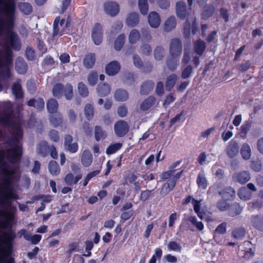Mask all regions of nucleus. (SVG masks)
Listing matches in <instances>:
<instances>
[{"label": "nucleus", "instance_id": "obj_46", "mask_svg": "<svg viewBox=\"0 0 263 263\" xmlns=\"http://www.w3.org/2000/svg\"><path fill=\"white\" fill-rule=\"evenodd\" d=\"M138 7L141 13L146 15L148 11V4L147 0H138Z\"/></svg>", "mask_w": 263, "mask_h": 263}, {"label": "nucleus", "instance_id": "obj_44", "mask_svg": "<svg viewBox=\"0 0 263 263\" xmlns=\"http://www.w3.org/2000/svg\"><path fill=\"white\" fill-rule=\"evenodd\" d=\"M125 36L124 34H120L116 39L114 46L115 49L117 51H120L123 47L125 42Z\"/></svg>", "mask_w": 263, "mask_h": 263}, {"label": "nucleus", "instance_id": "obj_12", "mask_svg": "<svg viewBox=\"0 0 263 263\" xmlns=\"http://www.w3.org/2000/svg\"><path fill=\"white\" fill-rule=\"evenodd\" d=\"M140 22L139 14L136 12L129 13L126 16L125 23L130 27H134L138 25Z\"/></svg>", "mask_w": 263, "mask_h": 263}, {"label": "nucleus", "instance_id": "obj_62", "mask_svg": "<svg viewBox=\"0 0 263 263\" xmlns=\"http://www.w3.org/2000/svg\"><path fill=\"white\" fill-rule=\"evenodd\" d=\"M153 190H146L141 192L140 199L143 201L147 200L152 195Z\"/></svg>", "mask_w": 263, "mask_h": 263}, {"label": "nucleus", "instance_id": "obj_20", "mask_svg": "<svg viewBox=\"0 0 263 263\" xmlns=\"http://www.w3.org/2000/svg\"><path fill=\"white\" fill-rule=\"evenodd\" d=\"M111 91L110 85L106 83H100L97 87V91L100 97H104L107 96Z\"/></svg>", "mask_w": 263, "mask_h": 263}, {"label": "nucleus", "instance_id": "obj_53", "mask_svg": "<svg viewBox=\"0 0 263 263\" xmlns=\"http://www.w3.org/2000/svg\"><path fill=\"white\" fill-rule=\"evenodd\" d=\"M122 144L120 143H115L112 145H110L106 149V153L108 155L116 153L117 151L119 150L121 147Z\"/></svg>", "mask_w": 263, "mask_h": 263}, {"label": "nucleus", "instance_id": "obj_21", "mask_svg": "<svg viewBox=\"0 0 263 263\" xmlns=\"http://www.w3.org/2000/svg\"><path fill=\"white\" fill-rule=\"evenodd\" d=\"M179 57L169 56L166 59L165 63L167 68L171 71H175L178 66L179 62Z\"/></svg>", "mask_w": 263, "mask_h": 263}, {"label": "nucleus", "instance_id": "obj_18", "mask_svg": "<svg viewBox=\"0 0 263 263\" xmlns=\"http://www.w3.org/2000/svg\"><path fill=\"white\" fill-rule=\"evenodd\" d=\"M50 146L46 141H42L36 146V153L43 157H46L49 153Z\"/></svg>", "mask_w": 263, "mask_h": 263}, {"label": "nucleus", "instance_id": "obj_35", "mask_svg": "<svg viewBox=\"0 0 263 263\" xmlns=\"http://www.w3.org/2000/svg\"><path fill=\"white\" fill-rule=\"evenodd\" d=\"M48 170L52 175L57 176L60 173V168L58 163L53 160L50 161L48 164Z\"/></svg>", "mask_w": 263, "mask_h": 263}, {"label": "nucleus", "instance_id": "obj_14", "mask_svg": "<svg viewBox=\"0 0 263 263\" xmlns=\"http://www.w3.org/2000/svg\"><path fill=\"white\" fill-rule=\"evenodd\" d=\"M148 22L152 28H158L161 23V18L159 14L155 11L151 12L148 16Z\"/></svg>", "mask_w": 263, "mask_h": 263}, {"label": "nucleus", "instance_id": "obj_56", "mask_svg": "<svg viewBox=\"0 0 263 263\" xmlns=\"http://www.w3.org/2000/svg\"><path fill=\"white\" fill-rule=\"evenodd\" d=\"M155 92L157 95L162 96L164 93V88L163 83L159 81L157 83Z\"/></svg>", "mask_w": 263, "mask_h": 263}, {"label": "nucleus", "instance_id": "obj_50", "mask_svg": "<svg viewBox=\"0 0 263 263\" xmlns=\"http://www.w3.org/2000/svg\"><path fill=\"white\" fill-rule=\"evenodd\" d=\"M242 208L238 203H234L229 211V215L231 216H235L240 214Z\"/></svg>", "mask_w": 263, "mask_h": 263}, {"label": "nucleus", "instance_id": "obj_63", "mask_svg": "<svg viewBox=\"0 0 263 263\" xmlns=\"http://www.w3.org/2000/svg\"><path fill=\"white\" fill-rule=\"evenodd\" d=\"M141 52L146 55H149L152 52V48L148 44H143L140 47Z\"/></svg>", "mask_w": 263, "mask_h": 263}, {"label": "nucleus", "instance_id": "obj_19", "mask_svg": "<svg viewBox=\"0 0 263 263\" xmlns=\"http://www.w3.org/2000/svg\"><path fill=\"white\" fill-rule=\"evenodd\" d=\"M194 50L195 52L199 56L203 55L205 49L206 44L205 43L201 40L198 39L193 43Z\"/></svg>", "mask_w": 263, "mask_h": 263}, {"label": "nucleus", "instance_id": "obj_41", "mask_svg": "<svg viewBox=\"0 0 263 263\" xmlns=\"http://www.w3.org/2000/svg\"><path fill=\"white\" fill-rule=\"evenodd\" d=\"M215 11V7L212 5H208L204 7V10L202 14V17L206 20L211 16Z\"/></svg>", "mask_w": 263, "mask_h": 263}, {"label": "nucleus", "instance_id": "obj_58", "mask_svg": "<svg viewBox=\"0 0 263 263\" xmlns=\"http://www.w3.org/2000/svg\"><path fill=\"white\" fill-rule=\"evenodd\" d=\"M167 247L169 250L180 252L181 250V246L176 241H171L168 243Z\"/></svg>", "mask_w": 263, "mask_h": 263}, {"label": "nucleus", "instance_id": "obj_55", "mask_svg": "<svg viewBox=\"0 0 263 263\" xmlns=\"http://www.w3.org/2000/svg\"><path fill=\"white\" fill-rule=\"evenodd\" d=\"M251 167L252 170L255 172H259L261 170L262 163L261 161L259 159H256L252 161L251 162Z\"/></svg>", "mask_w": 263, "mask_h": 263}, {"label": "nucleus", "instance_id": "obj_8", "mask_svg": "<svg viewBox=\"0 0 263 263\" xmlns=\"http://www.w3.org/2000/svg\"><path fill=\"white\" fill-rule=\"evenodd\" d=\"M251 178V175L248 171H243L234 173L232 175V180L234 182L243 184L248 182Z\"/></svg>", "mask_w": 263, "mask_h": 263}, {"label": "nucleus", "instance_id": "obj_45", "mask_svg": "<svg viewBox=\"0 0 263 263\" xmlns=\"http://www.w3.org/2000/svg\"><path fill=\"white\" fill-rule=\"evenodd\" d=\"M84 113L86 119L90 120L94 116V109L91 104L87 103L84 107Z\"/></svg>", "mask_w": 263, "mask_h": 263}, {"label": "nucleus", "instance_id": "obj_49", "mask_svg": "<svg viewBox=\"0 0 263 263\" xmlns=\"http://www.w3.org/2000/svg\"><path fill=\"white\" fill-rule=\"evenodd\" d=\"M78 91L82 97H86L88 96L89 91L87 86L83 82H80L78 85Z\"/></svg>", "mask_w": 263, "mask_h": 263}, {"label": "nucleus", "instance_id": "obj_25", "mask_svg": "<svg viewBox=\"0 0 263 263\" xmlns=\"http://www.w3.org/2000/svg\"><path fill=\"white\" fill-rule=\"evenodd\" d=\"M15 69L21 74L25 73L27 70V65L22 58H17L15 62Z\"/></svg>", "mask_w": 263, "mask_h": 263}, {"label": "nucleus", "instance_id": "obj_47", "mask_svg": "<svg viewBox=\"0 0 263 263\" xmlns=\"http://www.w3.org/2000/svg\"><path fill=\"white\" fill-rule=\"evenodd\" d=\"M252 224L257 229L263 231V217L258 216H255L252 219Z\"/></svg>", "mask_w": 263, "mask_h": 263}, {"label": "nucleus", "instance_id": "obj_37", "mask_svg": "<svg viewBox=\"0 0 263 263\" xmlns=\"http://www.w3.org/2000/svg\"><path fill=\"white\" fill-rule=\"evenodd\" d=\"M107 137V133L104 131L101 126H96L95 129V137L97 141L104 139Z\"/></svg>", "mask_w": 263, "mask_h": 263}, {"label": "nucleus", "instance_id": "obj_9", "mask_svg": "<svg viewBox=\"0 0 263 263\" xmlns=\"http://www.w3.org/2000/svg\"><path fill=\"white\" fill-rule=\"evenodd\" d=\"M239 146L238 142L235 140H231L227 144L225 152L230 158H234L239 153Z\"/></svg>", "mask_w": 263, "mask_h": 263}, {"label": "nucleus", "instance_id": "obj_57", "mask_svg": "<svg viewBox=\"0 0 263 263\" xmlns=\"http://www.w3.org/2000/svg\"><path fill=\"white\" fill-rule=\"evenodd\" d=\"M227 224L226 222H222L220 224L217 228L215 230L214 233H217L220 234H224L227 232Z\"/></svg>", "mask_w": 263, "mask_h": 263}, {"label": "nucleus", "instance_id": "obj_23", "mask_svg": "<svg viewBox=\"0 0 263 263\" xmlns=\"http://www.w3.org/2000/svg\"><path fill=\"white\" fill-rule=\"evenodd\" d=\"M81 163L85 167L89 166L92 162V155L88 150H85L81 156Z\"/></svg>", "mask_w": 263, "mask_h": 263}, {"label": "nucleus", "instance_id": "obj_6", "mask_svg": "<svg viewBox=\"0 0 263 263\" xmlns=\"http://www.w3.org/2000/svg\"><path fill=\"white\" fill-rule=\"evenodd\" d=\"M103 8L105 13L111 16H116L120 11L119 5L114 1L106 2L103 5Z\"/></svg>", "mask_w": 263, "mask_h": 263}, {"label": "nucleus", "instance_id": "obj_11", "mask_svg": "<svg viewBox=\"0 0 263 263\" xmlns=\"http://www.w3.org/2000/svg\"><path fill=\"white\" fill-rule=\"evenodd\" d=\"M92 38L96 45H100L102 41V27L99 23L95 24L92 31Z\"/></svg>", "mask_w": 263, "mask_h": 263}, {"label": "nucleus", "instance_id": "obj_39", "mask_svg": "<svg viewBox=\"0 0 263 263\" xmlns=\"http://www.w3.org/2000/svg\"><path fill=\"white\" fill-rule=\"evenodd\" d=\"M165 49L162 46H157L154 49L155 59L157 61L162 60L164 57Z\"/></svg>", "mask_w": 263, "mask_h": 263}, {"label": "nucleus", "instance_id": "obj_31", "mask_svg": "<svg viewBox=\"0 0 263 263\" xmlns=\"http://www.w3.org/2000/svg\"><path fill=\"white\" fill-rule=\"evenodd\" d=\"M12 93L16 98H21L23 97V92L21 84V80H18L13 85L12 88Z\"/></svg>", "mask_w": 263, "mask_h": 263}, {"label": "nucleus", "instance_id": "obj_24", "mask_svg": "<svg viewBox=\"0 0 263 263\" xmlns=\"http://www.w3.org/2000/svg\"><path fill=\"white\" fill-rule=\"evenodd\" d=\"M49 121L54 127L61 126L63 122V115L60 112L52 115L49 118Z\"/></svg>", "mask_w": 263, "mask_h": 263}, {"label": "nucleus", "instance_id": "obj_38", "mask_svg": "<svg viewBox=\"0 0 263 263\" xmlns=\"http://www.w3.org/2000/svg\"><path fill=\"white\" fill-rule=\"evenodd\" d=\"M240 153L244 159H249L251 155V150L250 146L247 143L243 144L240 149Z\"/></svg>", "mask_w": 263, "mask_h": 263}, {"label": "nucleus", "instance_id": "obj_43", "mask_svg": "<svg viewBox=\"0 0 263 263\" xmlns=\"http://www.w3.org/2000/svg\"><path fill=\"white\" fill-rule=\"evenodd\" d=\"M245 235L246 230L242 227L236 228L232 232V236L236 239L242 238Z\"/></svg>", "mask_w": 263, "mask_h": 263}, {"label": "nucleus", "instance_id": "obj_17", "mask_svg": "<svg viewBox=\"0 0 263 263\" xmlns=\"http://www.w3.org/2000/svg\"><path fill=\"white\" fill-rule=\"evenodd\" d=\"M177 25V21L175 16L172 15L167 18L163 24V28L165 32H170L175 28Z\"/></svg>", "mask_w": 263, "mask_h": 263}, {"label": "nucleus", "instance_id": "obj_36", "mask_svg": "<svg viewBox=\"0 0 263 263\" xmlns=\"http://www.w3.org/2000/svg\"><path fill=\"white\" fill-rule=\"evenodd\" d=\"M239 198L243 200H249L252 197V193L246 187H241L238 193Z\"/></svg>", "mask_w": 263, "mask_h": 263}, {"label": "nucleus", "instance_id": "obj_51", "mask_svg": "<svg viewBox=\"0 0 263 263\" xmlns=\"http://www.w3.org/2000/svg\"><path fill=\"white\" fill-rule=\"evenodd\" d=\"M251 63L250 61H246L236 66L239 72H244L247 71L251 67Z\"/></svg>", "mask_w": 263, "mask_h": 263}, {"label": "nucleus", "instance_id": "obj_52", "mask_svg": "<svg viewBox=\"0 0 263 263\" xmlns=\"http://www.w3.org/2000/svg\"><path fill=\"white\" fill-rule=\"evenodd\" d=\"M88 84L91 86L95 85L98 81V74L97 72L91 71L90 72L87 77Z\"/></svg>", "mask_w": 263, "mask_h": 263}, {"label": "nucleus", "instance_id": "obj_60", "mask_svg": "<svg viewBox=\"0 0 263 263\" xmlns=\"http://www.w3.org/2000/svg\"><path fill=\"white\" fill-rule=\"evenodd\" d=\"M67 115L69 122L71 123H75L77 117V113L75 110L73 109H69L67 112Z\"/></svg>", "mask_w": 263, "mask_h": 263}, {"label": "nucleus", "instance_id": "obj_32", "mask_svg": "<svg viewBox=\"0 0 263 263\" xmlns=\"http://www.w3.org/2000/svg\"><path fill=\"white\" fill-rule=\"evenodd\" d=\"M59 108L58 101L54 99H50L47 102V108L50 114L56 113Z\"/></svg>", "mask_w": 263, "mask_h": 263}, {"label": "nucleus", "instance_id": "obj_48", "mask_svg": "<svg viewBox=\"0 0 263 263\" xmlns=\"http://www.w3.org/2000/svg\"><path fill=\"white\" fill-rule=\"evenodd\" d=\"M140 36L139 31L136 29H132L129 34V41L130 43L134 44L136 43L139 39Z\"/></svg>", "mask_w": 263, "mask_h": 263}, {"label": "nucleus", "instance_id": "obj_22", "mask_svg": "<svg viewBox=\"0 0 263 263\" xmlns=\"http://www.w3.org/2000/svg\"><path fill=\"white\" fill-rule=\"evenodd\" d=\"M218 194L223 199L228 200L235 196V191L232 187L229 186L221 191H218Z\"/></svg>", "mask_w": 263, "mask_h": 263}, {"label": "nucleus", "instance_id": "obj_16", "mask_svg": "<svg viewBox=\"0 0 263 263\" xmlns=\"http://www.w3.org/2000/svg\"><path fill=\"white\" fill-rule=\"evenodd\" d=\"M155 84L152 80L144 81L140 86V93L141 95H148L153 89Z\"/></svg>", "mask_w": 263, "mask_h": 263}, {"label": "nucleus", "instance_id": "obj_26", "mask_svg": "<svg viewBox=\"0 0 263 263\" xmlns=\"http://www.w3.org/2000/svg\"><path fill=\"white\" fill-rule=\"evenodd\" d=\"M176 182L175 179L171 178L167 182L164 183L161 189V193L163 195H166L170 192L176 185Z\"/></svg>", "mask_w": 263, "mask_h": 263}, {"label": "nucleus", "instance_id": "obj_7", "mask_svg": "<svg viewBox=\"0 0 263 263\" xmlns=\"http://www.w3.org/2000/svg\"><path fill=\"white\" fill-rule=\"evenodd\" d=\"M129 129L128 123L123 120L117 121L114 126V130L116 135L119 137H122L126 135Z\"/></svg>", "mask_w": 263, "mask_h": 263}, {"label": "nucleus", "instance_id": "obj_29", "mask_svg": "<svg viewBox=\"0 0 263 263\" xmlns=\"http://www.w3.org/2000/svg\"><path fill=\"white\" fill-rule=\"evenodd\" d=\"M65 86L60 83L55 84L52 88V95L53 97L58 99L62 98L63 96V91Z\"/></svg>", "mask_w": 263, "mask_h": 263}, {"label": "nucleus", "instance_id": "obj_4", "mask_svg": "<svg viewBox=\"0 0 263 263\" xmlns=\"http://www.w3.org/2000/svg\"><path fill=\"white\" fill-rule=\"evenodd\" d=\"M182 43L180 39L175 37L170 40L168 46L170 56L180 57L182 54Z\"/></svg>", "mask_w": 263, "mask_h": 263}, {"label": "nucleus", "instance_id": "obj_2", "mask_svg": "<svg viewBox=\"0 0 263 263\" xmlns=\"http://www.w3.org/2000/svg\"><path fill=\"white\" fill-rule=\"evenodd\" d=\"M16 6L14 0H0V77H12L13 54L22 43L18 34L12 31Z\"/></svg>", "mask_w": 263, "mask_h": 263}, {"label": "nucleus", "instance_id": "obj_27", "mask_svg": "<svg viewBox=\"0 0 263 263\" xmlns=\"http://www.w3.org/2000/svg\"><path fill=\"white\" fill-rule=\"evenodd\" d=\"M96 62V55L93 53H90L87 54L83 60V64L86 68H91L95 65Z\"/></svg>", "mask_w": 263, "mask_h": 263}, {"label": "nucleus", "instance_id": "obj_30", "mask_svg": "<svg viewBox=\"0 0 263 263\" xmlns=\"http://www.w3.org/2000/svg\"><path fill=\"white\" fill-rule=\"evenodd\" d=\"M177 80V76L173 73L168 76L165 82V88L166 90L170 91L175 86Z\"/></svg>", "mask_w": 263, "mask_h": 263}, {"label": "nucleus", "instance_id": "obj_1", "mask_svg": "<svg viewBox=\"0 0 263 263\" xmlns=\"http://www.w3.org/2000/svg\"><path fill=\"white\" fill-rule=\"evenodd\" d=\"M12 106L10 102L0 103V125L10 127L11 138L5 143V148L0 150V236H16L11 230L8 232L2 229H11L15 207L11 205V200L19 198L14 193V174L16 163L22 155L20 140L23 132L19 122L12 120ZM3 134L0 130V140Z\"/></svg>", "mask_w": 263, "mask_h": 263}, {"label": "nucleus", "instance_id": "obj_10", "mask_svg": "<svg viewBox=\"0 0 263 263\" xmlns=\"http://www.w3.org/2000/svg\"><path fill=\"white\" fill-rule=\"evenodd\" d=\"M73 137L70 135H66L64 138V146L65 149L71 153H75L78 150L77 142H73Z\"/></svg>", "mask_w": 263, "mask_h": 263}, {"label": "nucleus", "instance_id": "obj_13", "mask_svg": "<svg viewBox=\"0 0 263 263\" xmlns=\"http://www.w3.org/2000/svg\"><path fill=\"white\" fill-rule=\"evenodd\" d=\"M157 99L153 96H150L144 99L140 105L141 110L145 111L151 109L156 102Z\"/></svg>", "mask_w": 263, "mask_h": 263}, {"label": "nucleus", "instance_id": "obj_33", "mask_svg": "<svg viewBox=\"0 0 263 263\" xmlns=\"http://www.w3.org/2000/svg\"><path fill=\"white\" fill-rule=\"evenodd\" d=\"M114 97L118 101H125L128 98V93L124 89H119L115 92Z\"/></svg>", "mask_w": 263, "mask_h": 263}, {"label": "nucleus", "instance_id": "obj_54", "mask_svg": "<svg viewBox=\"0 0 263 263\" xmlns=\"http://www.w3.org/2000/svg\"><path fill=\"white\" fill-rule=\"evenodd\" d=\"M193 72V67L189 65L184 69L181 73V78L184 79L189 78Z\"/></svg>", "mask_w": 263, "mask_h": 263}, {"label": "nucleus", "instance_id": "obj_3", "mask_svg": "<svg viewBox=\"0 0 263 263\" xmlns=\"http://www.w3.org/2000/svg\"><path fill=\"white\" fill-rule=\"evenodd\" d=\"M70 26V21L64 18L60 19L59 16L57 17L53 22L52 37L62 36L67 30Z\"/></svg>", "mask_w": 263, "mask_h": 263}, {"label": "nucleus", "instance_id": "obj_34", "mask_svg": "<svg viewBox=\"0 0 263 263\" xmlns=\"http://www.w3.org/2000/svg\"><path fill=\"white\" fill-rule=\"evenodd\" d=\"M18 7L20 10L25 15H29L33 10L31 5L26 2H20L18 4Z\"/></svg>", "mask_w": 263, "mask_h": 263}, {"label": "nucleus", "instance_id": "obj_61", "mask_svg": "<svg viewBox=\"0 0 263 263\" xmlns=\"http://www.w3.org/2000/svg\"><path fill=\"white\" fill-rule=\"evenodd\" d=\"M48 136L50 139L54 142H58L59 140L60 136L58 132L56 130L52 129L50 130Z\"/></svg>", "mask_w": 263, "mask_h": 263}, {"label": "nucleus", "instance_id": "obj_5", "mask_svg": "<svg viewBox=\"0 0 263 263\" xmlns=\"http://www.w3.org/2000/svg\"><path fill=\"white\" fill-rule=\"evenodd\" d=\"M175 8L176 15L181 20H185L188 17L191 11V7L187 8L185 3L182 1L177 2Z\"/></svg>", "mask_w": 263, "mask_h": 263}, {"label": "nucleus", "instance_id": "obj_64", "mask_svg": "<svg viewBox=\"0 0 263 263\" xmlns=\"http://www.w3.org/2000/svg\"><path fill=\"white\" fill-rule=\"evenodd\" d=\"M133 59L134 64L136 67L141 68L143 67V62L139 56L135 54L133 57Z\"/></svg>", "mask_w": 263, "mask_h": 263}, {"label": "nucleus", "instance_id": "obj_40", "mask_svg": "<svg viewBox=\"0 0 263 263\" xmlns=\"http://www.w3.org/2000/svg\"><path fill=\"white\" fill-rule=\"evenodd\" d=\"M63 95L67 100H71L73 97V90L72 86L69 83L64 87Z\"/></svg>", "mask_w": 263, "mask_h": 263}, {"label": "nucleus", "instance_id": "obj_28", "mask_svg": "<svg viewBox=\"0 0 263 263\" xmlns=\"http://www.w3.org/2000/svg\"><path fill=\"white\" fill-rule=\"evenodd\" d=\"M82 177V175L81 173H79L75 178L71 173H68L66 175L64 180L67 185H72L77 184Z\"/></svg>", "mask_w": 263, "mask_h": 263}, {"label": "nucleus", "instance_id": "obj_42", "mask_svg": "<svg viewBox=\"0 0 263 263\" xmlns=\"http://www.w3.org/2000/svg\"><path fill=\"white\" fill-rule=\"evenodd\" d=\"M197 183L199 188L205 189L208 186V180L203 174L199 173L197 178Z\"/></svg>", "mask_w": 263, "mask_h": 263}, {"label": "nucleus", "instance_id": "obj_15", "mask_svg": "<svg viewBox=\"0 0 263 263\" xmlns=\"http://www.w3.org/2000/svg\"><path fill=\"white\" fill-rule=\"evenodd\" d=\"M120 65L117 61H112L105 68L106 73L109 76H114L120 70Z\"/></svg>", "mask_w": 263, "mask_h": 263}, {"label": "nucleus", "instance_id": "obj_59", "mask_svg": "<svg viewBox=\"0 0 263 263\" xmlns=\"http://www.w3.org/2000/svg\"><path fill=\"white\" fill-rule=\"evenodd\" d=\"M159 7L162 9H167L170 6L171 0H156Z\"/></svg>", "mask_w": 263, "mask_h": 263}]
</instances>
